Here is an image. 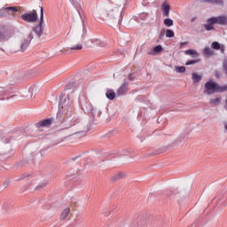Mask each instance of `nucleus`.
<instances>
[{"label":"nucleus","instance_id":"nucleus-1","mask_svg":"<svg viewBox=\"0 0 227 227\" xmlns=\"http://www.w3.org/2000/svg\"><path fill=\"white\" fill-rule=\"evenodd\" d=\"M75 88H77V83L75 82H69L66 85L65 91L60 98L59 106L67 116L73 115L72 113L74 107H72V105L74 104V93H75Z\"/></svg>","mask_w":227,"mask_h":227},{"label":"nucleus","instance_id":"nucleus-2","mask_svg":"<svg viewBox=\"0 0 227 227\" xmlns=\"http://www.w3.org/2000/svg\"><path fill=\"white\" fill-rule=\"evenodd\" d=\"M205 88L206 90H204V93L206 95H212V93H223V91H227L226 86H219L217 83L212 81L206 82Z\"/></svg>","mask_w":227,"mask_h":227},{"label":"nucleus","instance_id":"nucleus-3","mask_svg":"<svg viewBox=\"0 0 227 227\" xmlns=\"http://www.w3.org/2000/svg\"><path fill=\"white\" fill-rule=\"evenodd\" d=\"M41 8V15H40V21L39 24L33 27L34 33H35L38 38H42V35H43V7L40 6Z\"/></svg>","mask_w":227,"mask_h":227},{"label":"nucleus","instance_id":"nucleus-4","mask_svg":"<svg viewBox=\"0 0 227 227\" xmlns=\"http://www.w3.org/2000/svg\"><path fill=\"white\" fill-rule=\"evenodd\" d=\"M22 20H25V22H37L38 21V13L36 12V10H33L29 13H25L21 15Z\"/></svg>","mask_w":227,"mask_h":227},{"label":"nucleus","instance_id":"nucleus-5","mask_svg":"<svg viewBox=\"0 0 227 227\" xmlns=\"http://www.w3.org/2000/svg\"><path fill=\"white\" fill-rule=\"evenodd\" d=\"M31 40H33V32L28 34L26 37H24L21 40V44H20L21 52H24L27 49V47H29V44L31 43Z\"/></svg>","mask_w":227,"mask_h":227},{"label":"nucleus","instance_id":"nucleus-6","mask_svg":"<svg viewBox=\"0 0 227 227\" xmlns=\"http://www.w3.org/2000/svg\"><path fill=\"white\" fill-rule=\"evenodd\" d=\"M209 22L211 24H218L219 26H227V16L212 17Z\"/></svg>","mask_w":227,"mask_h":227},{"label":"nucleus","instance_id":"nucleus-7","mask_svg":"<svg viewBox=\"0 0 227 227\" xmlns=\"http://www.w3.org/2000/svg\"><path fill=\"white\" fill-rule=\"evenodd\" d=\"M129 82H124L117 90L116 95L118 97H122V95H125L129 91Z\"/></svg>","mask_w":227,"mask_h":227},{"label":"nucleus","instance_id":"nucleus-8","mask_svg":"<svg viewBox=\"0 0 227 227\" xmlns=\"http://www.w3.org/2000/svg\"><path fill=\"white\" fill-rule=\"evenodd\" d=\"M53 121H54L53 118L43 120V121H41L36 123V127L37 128H40V127H51L52 125Z\"/></svg>","mask_w":227,"mask_h":227},{"label":"nucleus","instance_id":"nucleus-9","mask_svg":"<svg viewBox=\"0 0 227 227\" xmlns=\"http://www.w3.org/2000/svg\"><path fill=\"white\" fill-rule=\"evenodd\" d=\"M82 106V109L87 114H89V113H92L93 111V106H91V103L88 102V101H84L83 103L81 104Z\"/></svg>","mask_w":227,"mask_h":227},{"label":"nucleus","instance_id":"nucleus-10","mask_svg":"<svg viewBox=\"0 0 227 227\" xmlns=\"http://www.w3.org/2000/svg\"><path fill=\"white\" fill-rule=\"evenodd\" d=\"M201 3H207L208 4H218L219 6H223L224 3L223 0H200Z\"/></svg>","mask_w":227,"mask_h":227},{"label":"nucleus","instance_id":"nucleus-11","mask_svg":"<svg viewBox=\"0 0 227 227\" xmlns=\"http://www.w3.org/2000/svg\"><path fill=\"white\" fill-rule=\"evenodd\" d=\"M8 93H10V90L4 87H0V100H4V97H6Z\"/></svg>","mask_w":227,"mask_h":227},{"label":"nucleus","instance_id":"nucleus-12","mask_svg":"<svg viewBox=\"0 0 227 227\" xmlns=\"http://www.w3.org/2000/svg\"><path fill=\"white\" fill-rule=\"evenodd\" d=\"M163 12V17H169V4L164 3L161 6Z\"/></svg>","mask_w":227,"mask_h":227},{"label":"nucleus","instance_id":"nucleus-13","mask_svg":"<svg viewBox=\"0 0 227 227\" xmlns=\"http://www.w3.org/2000/svg\"><path fill=\"white\" fill-rule=\"evenodd\" d=\"M107 15L108 17H112L114 18L118 15H120V11L118 9H110L109 11H107Z\"/></svg>","mask_w":227,"mask_h":227},{"label":"nucleus","instance_id":"nucleus-14","mask_svg":"<svg viewBox=\"0 0 227 227\" xmlns=\"http://www.w3.org/2000/svg\"><path fill=\"white\" fill-rule=\"evenodd\" d=\"M210 20H212V18L207 19V24L204 25L206 31H212L214 29V24L215 23H211Z\"/></svg>","mask_w":227,"mask_h":227},{"label":"nucleus","instance_id":"nucleus-15","mask_svg":"<svg viewBox=\"0 0 227 227\" xmlns=\"http://www.w3.org/2000/svg\"><path fill=\"white\" fill-rule=\"evenodd\" d=\"M69 214H70V208H68V207L65 208L60 215V219L62 221H65V219H67V217H68Z\"/></svg>","mask_w":227,"mask_h":227},{"label":"nucleus","instance_id":"nucleus-16","mask_svg":"<svg viewBox=\"0 0 227 227\" xmlns=\"http://www.w3.org/2000/svg\"><path fill=\"white\" fill-rule=\"evenodd\" d=\"M203 54L204 56H206L207 58H210V56H214V51H212L211 48H204L203 49Z\"/></svg>","mask_w":227,"mask_h":227},{"label":"nucleus","instance_id":"nucleus-17","mask_svg":"<svg viewBox=\"0 0 227 227\" xmlns=\"http://www.w3.org/2000/svg\"><path fill=\"white\" fill-rule=\"evenodd\" d=\"M184 54L186 56H192V58H198V56H199L198 51H196L194 50H187L184 51Z\"/></svg>","mask_w":227,"mask_h":227},{"label":"nucleus","instance_id":"nucleus-18","mask_svg":"<svg viewBox=\"0 0 227 227\" xmlns=\"http://www.w3.org/2000/svg\"><path fill=\"white\" fill-rule=\"evenodd\" d=\"M9 39L8 34L0 30V42H8Z\"/></svg>","mask_w":227,"mask_h":227},{"label":"nucleus","instance_id":"nucleus-19","mask_svg":"<svg viewBox=\"0 0 227 227\" xmlns=\"http://www.w3.org/2000/svg\"><path fill=\"white\" fill-rule=\"evenodd\" d=\"M106 96L109 98V100H114V98L116 97V92H114L112 90H109L106 91Z\"/></svg>","mask_w":227,"mask_h":227},{"label":"nucleus","instance_id":"nucleus-20","mask_svg":"<svg viewBox=\"0 0 227 227\" xmlns=\"http://www.w3.org/2000/svg\"><path fill=\"white\" fill-rule=\"evenodd\" d=\"M91 114L93 118H100L102 112L98 108H93Z\"/></svg>","mask_w":227,"mask_h":227},{"label":"nucleus","instance_id":"nucleus-21","mask_svg":"<svg viewBox=\"0 0 227 227\" xmlns=\"http://www.w3.org/2000/svg\"><path fill=\"white\" fill-rule=\"evenodd\" d=\"M192 79L194 83L200 82V81H201V75L198 74V73H193L192 74Z\"/></svg>","mask_w":227,"mask_h":227},{"label":"nucleus","instance_id":"nucleus-22","mask_svg":"<svg viewBox=\"0 0 227 227\" xmlns=\"http://www.w3.org/2000/svg\"><path fill=\"white\" fill-rule=\"evenodd\" d=\"M221 98H211L209 100V104H211V106H219V104H221Z\"/></svg>","mask_w":227,"mask_h":227},{"label":"nucleus","instance_id":"nucleus-23","mask_svg":"<svg viewBox=\"0 0 227 227\" xmlns=\"http://www.w3.org/2000/svg\"><path fill=\"white\" fill-rule=\"evenodd\" d=\"M90 43H93V45H97L98 47H100L102 45V41L100 39L93 38L90 40Z\"/></svg>","mask_w":227,"mask_h":227},{"label":"nucleus","instance_id":"nucleus-24","mask_svg":"<svg viewBox=\"0 0 227 227\" xmlns=\"http://www.w3.org/2000/svg\"><path fill=\"white\" fill-rule=\"evenodd\" d=\"M4 10V13L6 14L5 11L6 12H12V13L15 12H19V9H17V7H6V8H2Z\"/></svg>","mask_w":227,"mask_h":227},{"label":"nucleus","instance_id":"nucleus-25","mask_svg":"<svg viewBox=\"0 0 227 227\" xmlns=\"http://www.w3.org/2000/svg\"><path fill=\"white\" fill-rule=\"evenodd\" d=\"M211 47L212 49H215V51H219L221 49V44L217 42H213Z\"/></svg>","mask_w":227,"mask_h":227},{"label":"nucleus","instance_id":"nucleus-26","mask_svg":"<svg viewBox=\"0 0 227 227\" xmlns=\"http://www.w3.org/2000/svg\"><path fill=\"white\" fill-rule=\"evenodd\" d=\"M164 24H165V26H167V27H171V26H173V20L165 19L164 20Z\"/></svg>","mask_w":227,"mask_h":227},{"label":"nucleus","instance_id":"nucleus-27","mask_svg":"<svg viewBox=\"0 0 227 227\" xmlns=\"http://www.w3.org/2000/svg\"><path fill=\"white\" fill-rule=\"evenodd\" d=\"M162 45H157L153 48V54H158V52H161Z\"/></svg>","mask_w":227,"mask_h":227},{"label":"nucleus","instance_id":"nucleus-28","mask_svg":"<svg viewBox=\"0 0 227 227\" xmlns=\"http://www.w3.org/2000/svg\"><path fill=\"white\" fill-rule=\"evenodd\" d=\"M121 178H123V174L122 173H118L115 174L112 179L114 180V182H116V180H120Z\"/></svg>","mask_w":227,"mask_h":227},{"label":"nucleus","instance_id":"nucleus-29","mask_svg":"<svg viewBox=\"0 0 227 227\" xmlns=\"http://www.w3.org/2000/svg\"><path fill=\"white\" fill-rule=\"evenodd\" d=\"M166 36L167 38H173V36H175V32H173L171 29H168L166 31Z\"/></svg>","mask_w":227,"mask_h":227},{"label":"nucleus","instance_id":"nucleus-30","mask_svg":"<svg viewBox=\"0 0 227 227\" xmlns=\"http://www.w3.org/2000/svg\"><path fill=\"white\" fill-rule=\"evenodd\" d=\"M176 72L177 74H184L185 72V67H176Z\"/></svg>","mask_w":227,"mask_h":227},{"label":"nucleus","instance_id":"nucleus-31","mask_svg":"<svg viewBox=\"0 0 227 227\" xmlns=\"http://www.w3.org/2000/svg\"><path fill=\"white\" fill-rule=\"evenodd\" d=\"M74 125H77V119L70 121V124H67L66 129H70V127H74Z\"/></svg>","mask_w":227,"mask_h":227},{"label":"nucleus","instance_id":"nucleus-32","mask_svg":"<svg viewBox=\"0 0 227 227\" xmlns=\"http://www.w3.org/2000/svg\"><path fill=\"white\" fill-rule=\"evenodd\" d=\"M77 130L78 131H75L74 134H79L80 137L86 136V132H84V130H81V129H77Z\"/></svg>","mask_w":227,"mask_h":227},{"label":"nucleus","instance_id":"nucleus-33","mask_svg":"<svg viewBox=\"0 0 227 227\" xmlns=\"http://www.w3.org/2000/svg\"><path fill=\"white\" fill-rule=\"evenodd\" d=\"M81 49H82V44H78L70 48L71 51H81Z\"/></svg>","mask_w":227,"mask_h":227},{"label":"nucleus","instance_id":"nucleus-34","mask_svg":"<svg viewBox=\"0 0 227 227\" xmlns=\"http://www.w3.org/2000/svg\"><path fill=\"white\" fill-rule=\"evenodd\" d=\"M196 63H200V60H189L185 63V65L189 67L190 65H196Z\"/></svg>","mask_w":227,"mask_h":227},{"label":"nucleus","instance_id":"nucleus-35","mask_svg":"<svg viewBox=\"0 0 227 227\" xmlns=\"http://www.w3.org/2000/svg\"><path fill=\"white\" fill-rule=\"evenodd\" d=\"M223 72L225 73V75H227V60L223 61Z\"/></svg>","mask_w":227,"mask_h":227},{"label":"nucleus","instance_id":"nucleus-36","mask_svg":"<svg viewBox=\"0 0 227 227\" xmlns=\"http://www.w3.org/2000/svg\"><path fill=\"white\" fill-rule=\"evenodd\" d=\"M4 9H0V17H4Z\"/></svg>","mask_w":227,"mask_h":227},{"label":"nucleus","instance_id":"nucleus-37","mask_svg":"<svg viewBox=\"0 0 227 227\" xmlns=\"http://www.w3.org/2000/svg\"><path fill=\"white\" fill-rule=\"evenodd\" d=\"M187 42H184V43H180V49H183L184 48V45H187Z\"/></svg>","mask_w":227,"mask_h":227},{"label":"nucleus","instance_id":"nucleus-38","mask_svg":"<svg viewBox=\"0 0 227 227\" xmlns=\"http://www.w3.org/2000/svg\"><path fill=\"white\" fill-rule=\"evenodd\" d=\"M215 77H217V78L221 77V74L219 73V71H216V72L215 73Z\"/></svg>","mask_w":227,"mask_h":227},{"label":"nucleus","instance_id":"nucleus-39","mask_svg":"<svg viewBox=\"0 0 227 227\" xmlns=\"http://www.w3.org/2000/svg\"><path fill=\"white\" fill-rule=\"evenodd\" d=\"M220 51H221L222 54H224V45L221 46Z\"/></svg>","mask_w":227,"mask_h":227},{"label":"nucleus","instance_id":"nucleus-40","mask_svg":"<svg viewBox=\"0 0 227 227\" xmlns=\"http://www.w3.org/2000/svg\"><path fill=\"white\" fill-rule=\"evenodd\" d=\"M160 39L164 38V30H162V31L160 32Z\"/></svg>","mask_w":227,"mask_h":227},{"label":"nucleus","instance_id":"nucleus-41","mask_svg":"<svg viewBox=\"0 0 227 227\" xmlns=\"http://www.w3.org/2000/svg\"><path fill=\"white\" fill-rule=\"evenodd\" d=\"M128 77H129V81H134V78H132V74H129Z\"/></svg>","mask_w":227,"mask_h":227},{"label":"nucleus","instance_id":"nucleus-42","mask_svg":"<svg viewBox=\"0 0 227 227\" xmlns=\"http://www.w3.org/2000/svg\"><path fill=\"white\" fill-rule=\"evenodd\" d=\"M4 187H8V185H10V183L6 182L4 184Z\"/></svg>","mask_w":227,"mask_h":227},{"label":"nucleus","instance_id":"nucleus-43","mask_svg":"<svg viewBox=\"0 0 227 227\" xmlns=\"http://www.w3.org/2000/svg\"><path fill=\"white\" fill-rule=\"evenodd\" d=\"M223 125H224L225 130H227V122H223Z\"/></svg>","mask_w":227,"mask_h":227},{"label":"nucleus","instance_id":"nucleus-44","mask_svg":"<svg viewBox=\"0 0 227 227\" xmlns=\"http://www.w3.org/2000/svg\"><path fill=\"white\" fill-rule=\"evenodd\" d=\"M30 91H35V86L30 89Z\"/></svg>","mask_w":227,"mask_h":227},{"label":"nucleus","instance_id":"nucleus-45","mask_svg":"<svg viewBox=\"0 0 227 227\" xmlns=\"http://www.w3.org/2000/svg\"><path fill=\"white\" fill-rule=\"evenodd\" d=\"M192 22H194V19L192 20Z\"/></svg>","mask_w":227,"mask_h":227},{"label":"nucleus","instance_id":"nucleus-46","mask_svg":"<svg viewBox=\"0 0 227 227\" xmlns=\"http://www.w3.org/2000/svg\"><path fill=\"white\" fill-rule=\"evenodd\" d=\"M5 143H10V141H9V140H7Z\"/></svg>","mask_w":227,"mask_h":227},{"label":"nucleus","instance_id":"nucleus-47","mask_svg":"<svg viewBox=\"0 0 227 227\" xmlns=\"http://www.w3.org/2000/svg\"><path fill=\"white\" fill-rule=\"evenodd\" d=\"M26 176H26V175H23V177H26Z\"/></svg>","mask_w":227,"mask_h":227},{"label":"nucleus","instance_id":"nucleus-48","mask_svg":"<svg viewBox=\"0 0 227 227\" xmlns=\"http://www.w3.org/2000/svg\"><path fill=\"white\" fill-rule=\"evenodd\" d=\"M76 127H77V129H79V127H80V126H79V125H77Z\"/></svg>","mask_w":227,"mask_h":227},{"label":"nucleus","instance_id":"nucleus-49","mask_svg":"<svg viewBox=\"0 0 227 227\" xmlns=\"http://www.w3.org/2000/svg\"><path fill=\"white\" fill-rule=\"evenodd\" d=\"M86 30V28H83V31Z\"/></svg>","mask_w":227,"mask_h":227},{"label":"nucleus","instance_id":"nucleus-50","mask_svg":"<svg viewBox=\"0 0 227 227\" xmlns=\"http://www.w3.org/2000/svg\"><path fill=\"white\" fill-rule=\"evenodd\" d=\"M149 54H152V52H149Z\"/></svg>","mask_w":227,"mask_h":227}]
</instances>
